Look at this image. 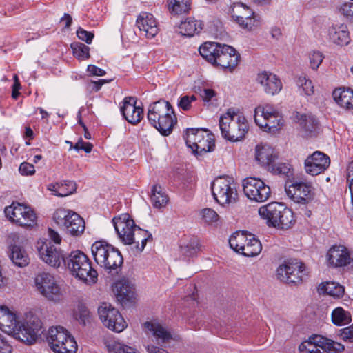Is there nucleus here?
I'll return each instance as SVG.
<instances>
[{
	"label": "nucleus",
	"instance_id": "nucleus-20",
	"mask_svg": "<svg viewBox=\"0 0 353 353\" xmlns=\"http://www.w3.org/2000/svg\"><path fill=\"white\" fill-rule=\"evenodd\" d=\"M113 291L122 305L131 303L135 299V288L128 280L123 279L114 283Z\"/></svg>",
	"mask_w": 353,
	"mask_h": 353
},
{
	"label": "nucleus",
	"instance_id": "nucleus-23",
	"mask_svg": "<svg viewBox=\"0 0 353 353\" xmlns=\"http://www.w3.org/2000/svg\"><path fill=\"white\" fill-rule=\"evenodd\" d=\"M327 261L334 267H343L350 263L351 257L347 248L343 245H334L327 252Z\"/></svg>",
	"mask_w": 353,
	"mask_h": 353
},
{
	"label": "nucleus",
	"instance_id": "nucleus-17",
	"mask_svg": "<svg viewBox=\"0 0 353 353\" xmlns=\"http://www.w3.org/2000/svg\"><path fill=\"white\" fill-rule=\"evenodd\" d=\"M330 165V157L321 151H315L305 160L306 173L316 176L326 170Z\"/></svg>",
	"mask_w": 353,
	"mask_h": 353
},
{
	"label": "nucleus",
	"instance_id": "nucleus-24",
	"mask_svg": "<svg viewBox=\"0 0 353 353\" xmlns=\"http://www.w3.org/2000/svg\"><path fill=\"white\" fill-rule=\"evenodd\" d=\"M257 82L263 88L265 93L274 95L282 89V83L275 74L264 72L258 74Z\"/></svg>",
	"mask_w": 353,
	"mask_h": 353
},
{
	"label": "nucleus",
	"instance_id": "nucleus-50",
	"mask_svg": "<svg viewBox=\"0 0 353 353\" xmlns=\"http://www.w3.org/2000/svg\"><path fill=\"white\" fill-rule=\"evenodd\" d=\"M296 84L304 94L310 96L314 93V86L312 81L307 79L305 76L299 77Z\"/></svg>",
	"mask_w": 353,
	"mask_h": 353
},
{
	"label": "nucleus",
	"instance_id": "nucleus-33",
	"mask_svg": "<svg viewBox=\"0 0 353 353\" xmlns=\"http://www.w3.org/2000/svg\"><path fill=\"white\" fill-rule=\"evenodd\" d=\"M249 234L246 231L236 232L233 234L229 239L230 248L235 252L243 254L244 248L249 240Z\"/></svg>",
	"mask_w": 353,
	"mask_h": 353
},
{
	"label": "nucleus",
	"instance_id": "nucleus-47",
	"mask_svg": "<svg viewBox=\"0 0 353 353\" xmlns=\"http://www.w3.org/2000/svg\"><path fill=\"white\" fill-rule=\"evenodd\" d=\"M190 0H169L168 8L175 14L185 13L190 10Z\"/></svg>",
	"mask_w": 353,
	"mask_h": 353
},
{
	"label": "nucleus",
	"instance_id": "nucleus-48",
	"mask_svg": "<svg viewBox=\"0 0 353 353\" xmlns=\"http://www.w3.org/2000/svg\"><path fill=\"white\" fill-rule=\"evenodd\" d=\"M317 337H321V335L311 336L307 341H305L300 344L299 347L301 353H314L316 346L321 347V344L316 341H319Z\"/></svg>",
	"mask_w": 353,
	"mask_h": 353
},
{
	"label": "nucleus",
	"instance_id": "nucleus-25",
	"mask_svg": "<svg viewBox=\"0 0 353 353\" xmlns=\"http://www.w3.org/2000/svg\"><path fill=\"white\" fill-rule=\"evenodd\" d=\"M300 131L305 137H312L317 135L319 130V123L317 119L312 114H301L297 117Z\"/></svg>",
	"mask_w": 353,
	"mask_h": 353
},
{
	"label": "nucleus",
	"instance_id": "nucleus-40",
	"mask_svg": "<svg viewBox=\"0 0 353 353\" xmlns=\"http://www.w3.org/2000/svg\"><path fill=\"white\" fill-rule=\"evenodd\" d=\"M52 188L49 190L54 192V195L63 197L72 194L77 188L75 182L72 181H64L61 183L51 185Z\"/></svg>",
	"mask_w": 353,
	"mask_h": 353
},
{
	"label": "nucleus",
	"instance_id": "nucleus-46",
	"mask_svg": "<svg viewBox=\"0 0 353 353\" xmlns=\"http://www.w3.org/2000/svg\"><path fill=\"white\" fill-rule=\"evenodd\" d=\"M200 250V243L197 237H192L185 245L181 246V253L188 257H193Z\"/></svg>",
	"mask_w": 353,
	"mask_h": 353
},
{
	"label": "nucleus",
	"instance_id": "nucleus-64",
	"mask_svg": "<svg viewBox=\"0 0 353 353\" xmlns=\"http://www.w3.org/2000/svg\"><path fill=\"white\" fill-rule=\"evenodd\" d=\"M110 353H137L136 350L128 345L117 344L110 350Z\"/></svg>",
	"mask_w": 353,
	"mask_h": 353
},
{
	"label": "nucleus",
	"instance_id": "nucleus-27",
	"mask_svg": "<svg viewBox=\"0 0 353 353\" xmlns=\"http://www.w3.org/2000/svg\"><path fill=\"white\" fill-rule=\"evenodd\" d=\"M278 158L274 150L268 144L257 145L255 151L256 160L267 170Z\"/></svg>",
	"mask_w": 353,
	"mask_h": 353
},
{
	"label": "nucleus",
	"instance_id": "nucleus-10",
	"mask_svg": "<svg viewBox=\"0 0 353 353\" xmlns=\"http://www.w3.org/2000/svg\"><path fill=\"white\" fill-rule=\"evenodd\" d=\"M243 190L249 199L258 203L266 201L271 196L270 186L259 178L245 179L243 182Z\"/></svg>",
	"mask_w": 353,
	"mask_h": 353
},
{
	"label": "nucleus",
	"instance_id": "nucleus-6",
	"mask_svg": "<svg viewBox=\"0 0 353 353\" xmlns=\"http://www.w3.org/2000/svg\"><path fill=\"white\" fill-rule=\"evenodd\" d=\"M183 137L186 145L196 154L212 152L215 148V142L212 134L203 128H188Z\"/></svg>",
	"mask_w": 353,
	"mask_h": 353
},
{
	"label": "nucleus",
	"instance_id": "nucleus-29",
	"mask_svg": "<svg viewBox=\"0 0 353 353\" xmlns=\"http://www.w3.org/2000/svg\"><path fill=\"white\" fill-rule=\"evenodd\" d=\"M10 258L18 267H25L30 263V258L26 251L20 245L11 244L9 246Z\"/></svg>",
	"mask_w": 353,
	"mask_h": 353
},
{
	"label": "nucleus",
	"instance_id": "nucleus-60",
	"mask_svg": "<svg viewBox=\"0 0 353 353\" xmlns=\"http://www.w3.org/2000/svg\"><path fill=\"white\" fill-rule=\"evenodd\" d=\"M339 336L347 343H353V324L341 329L339 330Z\"/></svg>",
	"mask_w": 353,
	"mask_h": 353
},
{
	"label": "nucleus",
	"instance_id": "nucleus-16",
	"mask_svg": "<svg viewBox=\"0 0 353 353\" xmlns=\"http://www.w3.org/2000/svg\"><path fill=\"white\" fill-rule=\"evenodd\" d=\"M285 190L288 197L296 203L306 204L312 199V185L310 183L294 181L290 185L286 183Z\"/></svg>",
	"mask_w": 353,
	"mask_h": 353
},
{
	"label": "nucleus",
	"instance_id": "nucleus-9",
	"mask_svg": "<svg viewBox=\"0 0 353 353\" xmlns=\"http://www.w3.org/2000/svg\"><path fill=\"white\" fill-rule=\"evenodd\" d=\"M5 213L9 219L24 228L33 227L36 224L37 216L29 207L19 203H13L5 208Z\"/></svg>",
	"mask_w": 353,
	"mask_h": 353
},
{
	"label": "nucleus",
	"instance_id": "nucleus-52",
	"mask_svg": "<svg viewBox=\"0 0 353 353\" xmlns=\"http://www.w3.org/2000/svg\"><path fill=\"white\" fill-rule=\"evenodd\" d=\"M273 174L288 175L290 171V165L286 163H275V161L268 169Z\"/></svg>",
	"mask_w": 353,
	"mask_h": 353
},
{
	"label": "nucleus",
	"instance_id": "nucleus-53",
	"mask_svg": "<svg viewBox=\"0 0 353 353\" xmlns=\"http://www.w3.org/2000/svg\"><path fill=\"white\" fill-rule=\"evenodd\" d=\"M339 11L347 21L353 23V3L348 2L342 4L339 8Z\"/></svg>",
	"mask_w": 353,
	"mask_h": 353
},
{
	"label": "nucleus",
	"instance_id": "nucleus-8",
	"mask_svg": "<svg viewBox=\"0 0 353 353\" xmlns=\"http://www.w3.org/2000/svg\"><path fill=\"white\" fill-rule=\"evenodd\" d=\"M211 189L214 199L221 205L235 202L237 199L236 185L228 176L216 178L212 182Z\"/></svg>",
	"mask_w": 353,
	"mask_h": 353
},
{
	"label": "nucleus",
	"instance_id": "nucleus-43",
	"mask_svg": "<svg viewBox=\"0 0 353 353\" xmlns=\"http://www.w3.org/2000/svg\"><path fill=\"white\" fill-rule=\"evenodd\" d=\"M244 249L243 256H255L261 252L262 245L259 240L256 239L253 234H249V240Z\"/></svg>",
	"mask_w": 353,
	"mask_h": 353
},
{
	"label": "nucleus",
	"instance_id": "nucleus-45",
	"mask_svg": "<svg viewBox=\"0 0 353 353\" xmlns=\"http://www.w3.org/2000/svg\"><path fill=\"white\" fill-rule=\"evenodd\" d=\"M332 321L334 325L341 326L350 323L352 321V317L349 312L339 307L332 311Z\"/></svg>",
	"mask_w": 353,
	"mask_h": 353
},
{
	"label": "nucleus",
	"instance_id": "nucleus-3",
	"mask_svg": "<svg viewBox=\"0 0 353 353\" xmlns=\"http://www.w3.org/2000/svg\"><path fill=\"white\" fill-rule=\"evenodd\" d=\"M65 260L64 265L68 268L72 275L86 283H96L97 272L92 268L89 259L83 252L73 251Z\"/></svg>",
	"mask_w": 353,
	"mask_h": 353
},
{
	"label": "nucleus",
	"instance_id": "nucleus-61",
	"mask_svg": "<svg viewBox=\"0 0 353 353\" xmlns=\"http://www.w3.org/2000/svg\"><path fill=\"white\" fill-rule=\"evenodd\" d=\"M77 35L78 38L88 44H90L94 38V33L92 32H88L84 30L83 28L79 27L77 30Z\"/></svg>",
	"mask_w": 353,
	"mask_h": 353
},
{
	"label": "nucleus",
	"instance_id": "nucleus-28",
	"mask_svg": "<svg viewBox=\"0 0 353 353\" xmlns=\"http://www.w3.org/2000/svg\"><path fill=\"white\" fill-rule=\"evenodd\" d=\"M114 246L104 241L94 242L92 247V254L95 262L103 268L107 262V259Z\"/></svg>",
	"mask_w": 353,
	"mask_h": 353
},
{
	"label": "nucleus",
	"instance_id": "nucleus-1",
	"mask_svg": "<svg viewBox=\"0 0 353 353\" xmlns=\"http://www.w3.org/2000/svg\"><path fill=\"white\" fill-rule=\"evenodd\" d=\"M219 128L223 139L237 142L244 139L249 127L246 119L239 110L231 108L221 116Z\"/></svg>",
	"mask_w": 353,
	"mask_h": 353
},
{
	"label": "nucleus",
	"instance_id": "nucleus-55",
	"mask_svg": "<svg viewBox=\"0 0 353 353\" xmlns=\"http://www.w3.org/2000/svg\"><path fill=\"white\" fill-rule=\"evenodd\" d=\"M196 100L195 95L191 96L184 95L181 97L179 101L178 106L184 111H188L191 108V104L192 102Z\"/></svg>",
	"mask_w": 353,
	"mask_h": 353
},
{
	"label": "nucleus",
	"instance_id": "nucleus-63",
	"mask_svg": "<svg viewBox=\"0 0 353 353\" xmlns=\"http://www.w3.org/2000/svg\"><path fill=\"white\" fill-rule=\"evenodd\" d=\"M19 171L21 174L25 176L32 175L35 173L34 165L28 162L21 163L19 166Z\"/></svg>",
	"mask_w": 353,
	"mask_h": 353
},
{
	"label": "nucleus",
	"instance_id": "nucleus-30",
	"mask_svg": "<svg viewBox=\"0 0 353 353\" xmlns=\"http://www.w3.org/2000/svg\"><path fill=\"white\" fill-rule=\"evenodd\" d=\"M334 101L343 108L353 109V90L350 88H338L334 90Z\"/></svg>",
	"mask_w": 353,
	"mask_h": 353
},
{
	"label": "nucleus",
	"instance_id": "nucleus-62",
	"mask_svg": "<svg viewBox=\"0 0 353 353\" xmlns=\"http://www.w3.org/2000/svg\"><path fill=\"white\" fill-rule=\"evenodd\" d=\"M110 81L105 80V79H99V81H90L88 83L87 85V89L90 92H97L100 90L102 85L106 83H108Z\"/></svg>",
	"mask_w": 353,
	"mask_h": 353
},
{
	"label": "nucleus",
	"instance_id": "nucleus-41",
	"mask_svg": "<svg viewBox=\"0 0 353 353\" xmlns=\"http://www.w3.org/2000/svg\"><path fill=\"white\" fill-rule=\"evenodd\" d=\"M144 326L147 330L152 332L154 336L161 339L162 343H167L172 339L170 333L158 323L147 321L144 323Z\"/></svg>",
	"mask_w": 353,
	"mask_h": 353
},
{
	"label": "nucleus",
	"instance_id": "nucleus-44",
	"mask_svg": "<svg viewBox=\"0 0 353 353\" xmlns=\"http://www.w3.org/2000/svg\"><path fill=\"white\" fill-rule=\"evenodd\" d=\"M74 212L65 209L58 208L53 214V220L60 227L65 229L67 225L70 221V216Z\"/></svg>",
	"mask_w": 353,
	"mask_h": 353
},
{
	"label": "nucleus",
	"instance_id": "nucleus-19",
	"mask_svg": "<svg viewBox=\"0 0 353 353\" xmlns=\"http://www.w3.org/2000/svg\"><path fill=\"white\" fill-rule=\"evenodd\" d=\"M20 322L15 313L10 311L6 306L0 307V329L5 333L17 339L20 334Z\"/></svg>",
	"mask_w": 353,
	"mask_h": 353
},
{
	"label": "nucleus",
	"instance_id": "nucleus-37",
	"mask_svg": "<svg viewBox=\"0 0 353 353\" xmlns=\"http://www.w3.org/2000/svg\"><path fill=\"white\" fill-rule=\"evenodd\" d=\"M319 294H327L334 297L343 296L345 288L339 283L334 282H323L318 287Z\"/></svg>",
	"mask_w": 353,
	"mask_h": 353
},
{
	"label": "nucleus",
	"instance_id": "nucleus-56",
	"mask_svg": "<svg viewBox=\"0 0 353 353\" xmlns=\"http://www.w3.org/2000/svg\"><path fill=\"white\" fill-rule=\"evenodd\" d=\"M152 240V234L148 232L147 235H145L143 238H141L140 241V243L139 245H135L132 247V252L134 255L140 254L141 252L145 248L146 243L148 241Z\"/></svg>",
	"mask_w": 353,
	"mask_h": 353
},
{
	"label": "nucleus",
	"instance_id": "nucleus-35",
	"mask_svg": "<svg viewBox=\"0 0 353 353\" xmlns=\"http://www.w3.org/2000/svg\"><path fill=\"white\" fill-rule=\"evenodd\" d=\"M202 23L194 19L187 18L184 21H181L179 28L182 35L192 37L196 33H199L202 29Z\"/></svg>",
	"mask_w": 353,
	"mask_h": 353
},
{
	"label": "nucleus",
	"instance_id": "nucleus-54",
	"mask_svg": "<svg viewBox=\"0 0 353 353\" xmlns=\"http://www.w3.org/2000/svg\"><path fill=\"white\" fill-rule=\"evenodd\" d=\"M74 317L79 323L85 325L89 320L90 312L85 307L80 306L78 308V311L74 313Z\"/></svg>",
	"mask_w": 353,
	"mask_h": 353
},
{
	"label": "nucleus",
	"instance_id": "nucleus-31",
	"mask_svg": "<svg viewBox=\"0 0 353 353\" xmlns=\"http://www.w3.org/2000/svg\"><path fill=\"white\" fill-rule=\"evenodd\" d=\"M268 119V117H273L274 119L279 118V112L270 105H265V106H259L255 108L254 119L256 124L258 126H272L271 123H262L260 119Z\"/></svg>",
	"mask_w": 353,
	"mask_h": 353
},
{
	"label": "nucleus",
	"instance_id": "nucleus-26",
	"mask_svg": "<svg viewBox=\"0 0 353 353\" xmlns=\"http://www.w3.org/2000/svg\"><path fill=\"white\" fill-rule=\"evenodd\" d=\"M328 37L332 43L339 46H346L350 41L347 26L343 23H336L330 27Z\"/></svg>",
	"mask_w": 353,
	"mask_h": 353
},
{
	"label": "nucleus",
	"instance_id": "nucleus-14",
	"mask_svg": "<svg viewBox=\"0 0 353 353\" xmlns=\"http://www.w3.org/2000/svg\"><path fill=\"white\" fill-rule=\"evenodd\" d=\"M37 250L40 258L49 265L53 268H59L61 263H65V259L67 256L63 253L60 248L52 244L51 242H38Z\"/></svg>",
	"mask_w": 353,
	"mask_h": 353
},
{
	"label": "nucleus",
	"instance_id": "nucleus-18",
	"mask_svg": "<svg viewBox=\"0 0 353 353\" xmlns=\"http://www.w3.org/2000/svg\"><path fill=\"white\" fill-rule=\"evenodd\" d=\"M136 97H127L122 101L120 111L123 118L130 124H138L143 117V109L137 105Z\"/></svg>",
	"mask_w": 353,
	"mask_h": 353
},
{
	"label": "nucleus",
	"instance_id": "nucleus-58",
	"mask_svg": "<svg viewBox=\"0 0 353 353\" xmlns=\"http://www.w3.org/2000/svg\"><path fill=\"white\" fill-rule=\"evenodd\" d=\"M201 214L205 221L209 223L216 222L219 219L218 214L211 208L203 209Z\"/></svg>",
	"mask_w": 353,
	"mask_h": 353
},
{
	"label": "nucleus",
	"instance_id": "nucleus-36",
	"mask_svg": "<svg viewBox=\"0 0 353 353\" xmlns=\"http://www.w3.org/2000/svg\"><path fill=\"white\" fill-rule=\"evenodd\" d=\"M150 200L155 208L165 207L168 202V196L163 191V188L159 184H155L151 190Z\"/></svg>",
	"mask_w": 353,
	"mask_h": 353
},
{
	"label": "nucleus",
	"instance_id": "nucleus-12",
	"mask_svg": "<svg viewBox=\"0 0 353 353\" xmlns=\"http://www.w3.org/2000/svg\"><path fill=\"white\" fill-rule=\"evenodd\" d=\"M19 327L20 334L17 335V339L28 345L34 343L43 332L42 322L35 315L27 316L26 321L20 323Z\"/></svg>",
	"mask_w": 353,
	"mask_h": 353
},
{
	"label": "nucleus",
	"instance_id": "nucleus-4",
	"mask_svg": "<svg viewBox=\"0 0 353 353\" xmlns=\"http://www.w3.org/2000/svg\"><path fill=\"white\" fill-rule=\"evenodd\" d=\"M113 225L119 239L128 245H139L148 231L136 225L129 214H122L112 219Z\"/></svg>",
	"mask_w": 353,
	"mask_h": 353
},
{
	"label": "nucleus",
	"instance_id": "nucleus-49",
	"mask_svg": "<svg viewBox=\"0 0 353 353\" xmlns=\"http://www.w3.org/2000/svg\"><path fill=\"white\" fill-rule=\"evenodd\" d=\"M74 56L79 59H88L90 57V48L82 43L71 44Z\"/></svg>",
	"mask_w": 353,
	"mask_h": 353
},
{
	"label": "nucleus",
	"instance_id": "nucleus-2",
	"mask_svg": "<svg viewBox=\"0 0 353 353\" xmlns=\"http://www.w3.org/2000/svg\"><path fill=\"white\" fill-rule=\"evenodd\" d=\"M259 214L269 227L281 230L290 229L296 222L292 210L283 203L272 202L261 206Z\"/></svg>",
	"mask_w": 353,
	"mask_h": 353
},
{
	"label": "nucleus",
	"instance_id": "nucleus-32",
	"mask_svg": "<svg viewBox=\"0 0 353 353\" xmlns=\"http://www.w3.org/2000/svg\"><path fill=\"white\" fill-rule=\"evenodd\" d=\"M156 123L157 124L151 125L163 136H168L173 131L174 125L177 123V119L174 113L168 114Z\"/></svg>",
	"mask_w": 353,
	"mask_h": 353
},
{
	"label": "nucleus",
	"instance_id": "nucleus-39",
	"mask_svg": "<svg viewBox=\"0 0 353 353\" xmlns=\"http://www.w3.org/2000/svg\"><path fill=\"white\" fill-rule=\"evenodd\" d=\"M220 46L221 43L206 42L200 46L199 51L205 59L214 65V61H216V50L219 48Z\"/></svg>",
	"mask_w": 353,
	"mask_h": 353
},
{
	"label": "nucleus",
	"instance_id": "nucleus-13",
	"mask_svg": "<svg viewBox=\"0 0 353 353\" xmlns=\"http://www.w3.org/2000/svg\"><path fill=\"white\" fill-rule=\"evenodd\" d=\"M35 284L39 292L50 301H57L61 297V290L53 276L42 272L35 278Z\"/></svg>",
	"mask_w": 353,
	"mask_h": 353
},
{
	"label": "nucleus",
	"instance_id": "nucleus-7",
	"mask_svg": "<svg viewBox=\"0 0 353 353\" xmlns=\"http://www.w3.org/2000/svg\"><path fill=\"white\" fill-rule=\"evenodd\" d=\"M308 276L305 265L301 261L285 262L276 270L279 280L290 285H299Z\"/></svg>",
	"mask_w": 353,
	"mask_h": 353
},
{
	"label": "nucleus",
	"instance_id": "nucleus-57",
	"mask_svg": "<svg viewBox=\"0 0 353 353\" xmlns=\"http://www.w3.org/2000/svg\"><path fill=\"white\" fill-rule=\"evenodd\" d=\"M323 58V54L318 51H314L310 54L309 59L311 68L316 70L322 63Z\"/></svg>",
	"mask_w": 353,
	"mask_h": 353
},
{
	"label": "nucleus",
	"instance_id": "nucleus-34",
	"mask_svg": "<svg viewBox=\"0 0 353 353\" xmlns=\"http://www.w3.org/2000/svg\"><path fill=\"white\" fill-rule=\"evenodd\" d=\"M123 263V258L120 251L113 247L107 259V264H105L103 268L105 269L108 273L114 272V273L117 274ZM105 263H106V262H105Z\"/></svg>",
	"mask_w": 353,
	"mask_h": 353
},
{
	"label": "nucleus",
	"instance_id": "nucleus-11",
	"mask_svg": "<svg viewBox=\"0 0 353 353\" xmlns=\"http://www.w3.org/2000/svg\"><path fill=\"white\" fill-rule=\"evenodd\" d=\"M98 314L103 325L115 332H121L127 327L119 310L109 303H102L98 309Z\"/></svg>",
	"mask_w": 353,
	"mask_h": 353
},
{
	"label": "nucleus",
	"instance_id": "nucleus-15",
	"mask_svg": "<svg viewBox=\"0 0 353 353\" xmlns=\"http://www.w3.org/2000/svg\"><path fill=\"white\" fill-rule=\"evenodd\" d=\"M216 52V61L214 65L219 66L225 71L232 72L240 60V54L236 49L230 46L221 44Z\"/></svg>",
	"mask_w": 353,
	"mask_h": 353
},
{
	"label": "nucleus",
	"instance_id": "nucleus-42",
	"mask_svg": "<svg viewBox=\"0 0 353 353\" xmlns=\"http://www.w3.org/2000/svg\"><path fill=\"white\" fill-rule=\"evenodd\" d=\"M319 341H316L321 344V348L325 353H339L345 350V347L343 344L335 342L331 339L323 337L316 338Z\"/></svg>",
	"mask_w": 353,
	"mask_h": 353
},
{
	"label": "nucleus",
	"instance_id": "nucleus-22",
	"mask_svg": "<svg viewBox=\"0 0 353 353\" xmlns=\"http://www.w3.org/2000/svg\"><path fill=\"white\" fill-rule=\"evenodd\" d=\"M168 114H174V109L171 104L165 100H159L150 105L147 117L150 124H157L156 122Z\"/></svg>",
	"mask_w": 353,
	"mask_h": 353
},
{
	"label": "nucleus",
	"instance_id": "nucleus-5",
	"mask_svg": "<svg viewBox=\"0 0 353 353\" xmlns=\"http://www.w3.org/2000/svg\"><path fill=\"white\" fill-rule=\"evenodd\" d=\"M47 341L54 353H76L77 344L74 338L63 327H52L48 330Z\"/></svg>",
	"mask_w": 353,
	"mask_h": 353
},
{
	"label": "nucleus",
	"instance_id": "nucleus-38",
	"mask_svg": "<svg viewBox=\"0 0 353 353\" xmlns=\"http://www.w3.org/2000/svg\"><path fill=\"white\" fill-rule=\"evenodd\" d=\"M65 230L72 236L81 235L85 230V221L77 213L74 212Z\"/></svg>",
	"mask_w": 353,
	"mask_h": 353
},
{
	"label": "nucleus",
	"instance_id": "nucleus-59",
	"mask_svg": "<svg viewBox=\"0 0 353 353\" xmlns=\"http://www.w3.org/2000/svg\"><path fill=\"white\" fill-rule=\"evenodd\" d=\"M232 17L243 28H251L252 25L253 18L250 17V15H236L233 14Z\"/></svg>",
	"mask_w": 353,
	"mask_h": 353
},
{
	"label": "nucleus",
	"instance_id": "nucleus-51",
	"mask_svg": "<svg viewBox=\"0 0 353 353\" xmlns=\"http://www.w3.org/2000/svg\"><path fill=\"white\" fill-rule=\"evenodd\" d=\"M200 95L205 103H210L211 104L217 105V93L212 89L204 88L201 90Z\"/></svg>",
	"mask_w": 353,
	"mask_h": 353
},
{
	"label": "nucleus",
	"instance_id": "nucleus-21",
	"mask_svg": "<svg viewBox=\"0 0 353 353\" xmlns=\"http://www.w3.org/2000/svg\"><path fill=\"white\" fill-rule=\"evenodd\" d=\"M140 34L148 38H153L159 31L157 21L154 16L148 12H141L138 16L137 21Z\"/></svg>",
	"mask_w": 353,
	"mask_h": 353
}]
</instances>
